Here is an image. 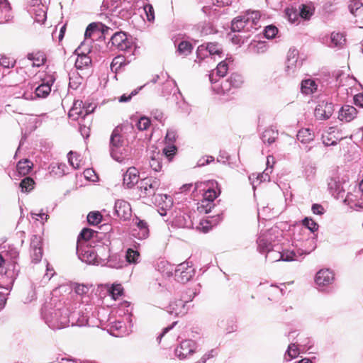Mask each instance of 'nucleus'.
I'll return each mask as SVG.
<instances>
[{
    "label": "nucleus",
    "instance_id": "obj_17",
    "mask_svg": "<svg viewBox=\"0 0 363 363\" xmlns=\"http://www.w3.org/2000/svg\"><path fill=\"white\" fill-rule=\"evenodd\" d=\"M115 213L121 219L127 220L131 215V207L124 200H117L115 203Z\"/></svg>",
    "mask_w": 363,
    "mask_h": 363
},
{
    "label": "nucleus",
    "instance_id": "obj_56",
    "mask_svg": "<svg viewBox=\"0 0 363 363\" xmlns=\"http://www.w3.org/2000/svg\"><path fill=\"white\" fill-rule=\"evenodd\" d=\"M303 224L311 233L315 232L318 228V225L311 218H306L303 220Z\"/></svg>",
    "mask_w": 363,
    "mask_h": 363
},
{
    "label": "nucleus",
    "instance_id": "obj_11",
    "mask_svg": "<svg viewBox=\"0 0 363 363\" xmlns=\"http://www.w3.org/2000/svg\"><path fill=\"white\" fill-rule=\"evenodd\" d=\"M334 111L333 104L327 101H320L315 106L314 116L317 120H328Z\"/></svg>",
    "mask_w": 363,
    "mask_h": 363
},
{
    "label": "nucleus",
    "instance_id": "obj_50",
    "mask_svg": "<svg viewBox=\"0 0 363 363\" xmlns=\"http://www.w3.org/2000/svg\"><path fill=\"white\" fill-rule=\"evenodd\" d=\"M233 88H238L242 84V77L238 74L233 73L228 78Z\"/></svg>",
    "mask_w": 363,
    "mask_h": 363
},
{
    "label": "nucleus",
    "instance_id": "obj_37",
    "mask_svg": "<svg viewBox=\"0 0 363 363\" xmlns=\"http://www.w3.org/2000/svg\"><path fill=\"white\" fill-rule=\"evenodd\" d=\"M345 40L342 34L339 33H332L328 46L330 48L340 46L344 43Z\"/></svg>",
    "mask_w": 363,
    "mask_h": 363
},
{
    "label": "nucleus",
    "instance_id": "obj_59",
    "mask_svg": "<svg viewBox=\"0 0 363 363\" xmlns=\"http://www.w3.org/2000/svg\"><path fill=\"white\" fill-rule=\"evenodd\" d=\"M123 288L121 284L113 285L109 291L110 295L113 299L116 300L122 294Z\"/></svg>",
    "mask_w": 363,
    "mask_h": 363
},
{
    "label": "nucleus",
    "instance_id": "obj_52",
    "mask_svg": "<svg viewBox=\"0 0 363 363\" xmlns=\"http://www.w3.org/2000/svg\"><path fill=\"white\" fill-rule=\"evenodd\" d=\"M102 218V216L99 212H90L87 216V221L91 225L99 224Z\"/></svg>",
    "mask_w": 363,
    "mask_h": 363
},
{
    "label": "nucleus",
    "instance_id": "obj_29",
    "mask_svg": "<svg viewBox=\"0 0 363 363\" xmlns=\"http://www.w3.org/2000/svg\"><path fill=\"white\" fill-rule=\"evenodd\" d=\"M208 185L209 187L205 191L203 199L210 201L211 203H213L214 200L219 194V193L216 192V191L214 189V187L218 186V184L215 182H208Z\"/></svg>",
    "mask_w": 363,
    "mask_h": 363
},
{
    "label": "nucleus",
    "instance_id": "obj_5",
    "mask_svg": "<svg viewBox=\"0 0 363 363\" xmlns=\"http://www.w3.org/2000/svg\"><path fill=\"white\" fill-rule=\"evenodd\" d=\"M302 61L298 58V50L290 48L286 57L285 71L288 75H294L301 67Z\"/></svg>",
    "mask_w": 363,
    "mask_h": 363
},
{
    "label": "nucleus",
    "instance_id": "obj_13",
    "mask_svg": "<svg viewBox=\"0 0 363 363\" xmlns=\"http://www.w3.org/2000/svg\"><path fill=\"white\" fill-rule=\"evenodd\" d=\"M34 2L33 8L30 10V13L35 23L40 25L43 24L47 18L46 7L40 4V0H31Z\"/></svg>",
    "mask_w": 363,
    "mask_h": 363
},
{
    "label": "nucleus",
    "instance_id": "obj_34",
    "mask_svg": "<svg viewBox=\"0 0 363 363\" xmlns=\"http://www.w3.org/2000/svg\"><path fill=\"white\" fill-rule=\"evenodd\" d=\"M125 148L124 145L111 147V155L115 160L121 162L125 157Z\"/></svg>",
    "mask_w": 363,
    "mask_h": 363
},
{
    "label": "nucleus",
    "instance_id": "obj_28",
    "mask_svg": "<svg viewBox=\"0 0 363 363\" xmlns=\"http://www.w3.org/2000/svg\"><path fill=\"white\" fill-rule=\"evenodd\" d=\"M264 254L265 255V259L270 262L281 261L283 257L281 255V248L277 245Z\"/></svg>",
    "mask_w": 363,
    "mask_h": 363
},
{
    "label": "nucleus",
    "instance_id": "obj_49",
    "mask_svg": "<svg viewBox=\"0 0 363 363\" xmlns=\"http://www.w3.org/2000/svg\"><path fill=\"white\" fill-rule=\"evenodd\" d=\"M329 189L334 193H340L342 189L341 184L336 178H330L328 183Z\"/></svg>",
    "mask_w": 363,
    "mask_h": 363
},
{
    "label": "nucleus",
    "instance_id": "obj_16",
    "mask_svg": "<svg viewBox=\"0 0 363 363\" xmlns=\"http://www.w3.org/2000/svg\"><path fill=\"white\" fill-rule=\"evenodd\" d=\"M111 43L113 46L120 50H126L131 46V42L128 40L123 32H117L113 34L111 38Z\"/></svg>",
    "mask_w": 363,
    "mask_h": 363
},
{
    "label": "nucleus",
    "instance_id": "obj_55",
    "mask_svg": "<svg viewBox=\"0 0 363 363\" xmlns=\"http://www.w3.org/2000/svg\"><path fill=\"white\" fill-rule=\"evenodd\" d=\"M30 257L33 262H39L43 257V248L30 249Z\"/></svg>",
    "mask_w": 363,
    "mask_h": 363
},
{
    "label": "nucleus",
    "instance_id": "obj_22",
    "mask_svg": "<svg viewBox=\"0 0 363 363\" xmlns=\"http://www.w3.org/2000/svg\"><path fill=\"white\" fill-rule=\"evenodd\" d=\"M0 23L9 22L13 16L11 12V6L7 0H0Z\"/></svg>",
    "mask_w": 363,
    "mask_h": 363
},
{
    "label": "nucleus",
    "instance_id": "obj_10",
    "mask_svg": "<svg viewBox=\"0 0 363 363\" xmlns=\"http://www.w3.org/2000/svg\"><path fill=\"white\" fill-rule=\"evenodd\" d=\"M196 344L191 340L182 341L175 349V355L179 359H184L192 355L196 350Z\"/></svg>",
    "mask_w": 363,
    "mask_h": 363
},
{
    "label": "nucleus",
    "instance_id": "obj_19",
    "mask_svg": "<svg viewBox=\"0 0 363 363\" xmlns=\"http://www.w3.org/2000/svg\"><path fill=\"white\" fill-rule=\"evenodd\" d=\"M227 60V58L225 59ZM228 70V65L226 60L221 61L216 67V68L212 71L209 74V79L212 84L216 83L218 79L216 77H223Z\"/></svg>",
    "mask_w": 363,
    "mask_h": 363
},
{
    "label": "nucleus",
    "instance_id": "obj_1",
    "mask_svg": "<svg viewBox=\"0 0 363 363\" xmlns=\"http://www.w3.org/2000/svg\"><path fill=\"white\" fill-rule=\"evenodd\" d=\"M46 324L52 330L64 328L69 325V313L67 308H47L43 311Z\"/></svg>",
    "mask_w": 363,
    "mask_h": 363
},
{
    "label": "nucleus",
    "instance_id": "obj_38",
    "mask_svg": "<svg viewBox=\"0 0 363 363\" xmlns=\"http://www.w3.org/2000/svg\"><path fill=\"white\" fill-rule=\"evenodd\" d=\"M35 84L28 83L24 86L21 97L26 100H33L35 97Z\"/></svg>",
    "mask_w": 363,
    "mask_h": 363
},
{
    "label": "nucleus",
    "instance_id": "obj_46",
    "mask_svg": "<svg viewBox=\"0 0 363 363\" xmlns=\"http://www.w3.org/2000/svg\"><path fill=\"white\" fill-rule=\"evenodd\" d=\"M250 48L252 51L257 53L264 52L266 51V44L262 41L253 40L250 45Z\"/></svg>",
    "mask_w": 363,
    "mask_h": 363
},
{
    "label": "nucleus",
    "instance_id": "obj_26",
    "mask_svg": "<svg viewBox=\"0 0 363 363\" xmlns=\"http://www.w3.org/2000/svg\"><path fill=\"white\" fill-rule=\"evenodd\" d=\"M278 130L273 128H267L262 133L261 139L264 144L271 145L275 142L278 138Z\"/></svg>",
    "mask_w": 363,
    "mask_h": 363
},
{
    "label": "nucleus",
    "instance_id": "obj_32",
    "mask_svg": "<svg viewBox=\"0 0 363 363\" xmlns=\"http://www.w3.org/2000/svg\"><path fill=\"white\" fill-rule=\"evenodd\" d=\"M33 167V163L28 160L19 161L16 165V172L21 176H25L29 173Z\"/></svg>",
    "mask_w": 363,
    "mask_h": 363
},
{
    "label": "nucleus",
    "instance_id": "obj_9",
    "mask_svg": "<svg viewBox=\"0 0 363 363\" xmlns=\"http://www.w3.org/2000/svg\"><path fill=\"white\" fill-rule=\"evenodd\" d=\"M89 46L85 47V44L82 43L75 50L77 54V58L75 61V67L77 69H82L85 67H89L91 63L90 57L87 53L90 52Z\"/></svg>",
    "mask_w": 363,
    "mask_h": 363
},
{
    "label": "nucleus",
    "instance_id": "obj_8",
    "mask_svg": "<svg viewBox=\"0 0 363 363\" xmlns=\"http://www.w3.org/2000/svg\"><path fill=\"white\" fill-rule=\"evenodd\" d=\"M133 235L138 240H145L149 237L150 230L147 222L135 216L133 218Z\"/></svg>",
    "mask_w": 363,
    "mask_h": 363
},
{
    "label": "nucleus",
    "instance_id": "obj_57",
    "mask_svg": "<svg viewBox=\"0 0 363 363\" xmlns=\"http://www.w3.org/2000/svg\"><path fill=\"white\" fill-rule=\"evenodd\" d=\"M123 64H125V59L123 56H117L113 58L111 64V69L112 71H117Z\"/></svg>",
    "mask_w": 363,
    "mask_h": 363
},
{
    "label": "nucleus",
    "instance_id": "obj_54",
    "mask_svg": "<svg viewBox=\"0 0 363 363\" xmlns=\"http://www.w3.org/2000/svg\"><path fill=\"white\" fill-rule=\"evenodd\" d=\"M277 33L278 28L273 25L266 26L264 30V36L267 39L274 38L277 35Z\"/></svg>",
    "mask_w": 363,
    "mask_h": 363
},
{
    "label": "nucleus",
    "instance_id": "obj_51",
    "mask_svg": "<svg viewBox=\"0 0 363 363\" xmlns=\"http://www.w3.org/2000/svg\"><path fill=\"white\" fill-rule=\"evenodd\" d=\"M123 141L121 140V135L117 130H114L111 136V147L123 145Z\"/></svg>",
    "mask_w": 363,
    "mask_h": 363
},
{
    "label": "nucleus",
    "instance_id": "obj_43",
    "mask_svg": "<svg viewBox=\"0 0 363 363\" xmlns=\"http://www.w3.org/2000/svg\"><path fill=\"white\" fill-rule=\"evenodd\" d=\"M214 207V203H211L208 201L203 199L197 206V210L201 213H208L211 212V209Z\"/></svg>",
    "mask_w": 363,
    "mask_h": 363
},
{
    "label": "nucleus",
    "instance_id": "obj_41",
    "mask_svg": "<svg viewBox=\"0 0 363 363\" xmlns=\"http://www.w3.org/2000/svg\"><path fill=\"white\" fill-rule=\"evenodd\" d=\"M193 46L191 43L182 40L178 45L177 51L180 55L186 56L192 51Z\"/></svg>",
    "mask_w": 363,
    "mask_h": 363
},
{
    "label": "nucleus",
    "instance_id": "obj_21",
    "mask_svg": "<svg viewBox=\"0 0 363 363\" xmlns=\"http://www.w3.org/2000/svg\"><path fill=\"white\" fill-rule=\"evenodd\" d=\"M272 167H266L264 171L258 174H252L249 177V179L251 181L253 189L262 183V182H269L270 180V174H272Z\"/></svg>",
    "mask_w": 363,
    "mask_h": 363
},
{
    "label": "nucleus",
    "instance_id": "obj_15",
    "mask_svg": "<svg viewBox=\"0 0 363 363\" xmlns=\"http://www.w3.org/2000/svg\"><path fill=\"white\" fill-rule=\"evenodd\" d=\"M334 281V274L329 269H320L315 275V282L318 287L330 285Z\"/></svg>",
    "mask_w": 363,
    "mask_h": 363
},
{
    "label": "nucleus",
    "instance_id": "obj_40",
    "mask_svg": "<svg viewBox=\"0 0 363 363\" xmlns=\"http://www.w3.org/2000/svg\"><path fill=\"white\" fill-rule=\"evenodd\" d=\"M98 235V232L90 229V228H84L79 235V242H81L80 240H84L85 241H89L91 240L96 238Z\"/></svg>",
    "mask_w": 363,
    "mask_h": 363
},
{
    "label": "nucleus",
    "instance_id": "obj_53",
    "mask_svg": "<svg viewBox=\"0 0 363 363\" xmlns=\"http://www.w3.org/2000/svg\"><path fill=\"white\" fill-rule=\"evenodd\" d=\"M143 9L145 13L147 21L149 22H153L155 21V11L153 6L150 4H144Z\"/></svg>",
    "mask_w": 363,
    "mask_h": 363
},
{
    "label": "nucleus",
    "instance_id": "obj_14",
    "mask_svg": "<svg viewBox=\"0 0 363 363\" xmlns=\"http://www.w3.org/2000/svg\"><path fill=\"white\" fill-rule=\"evenodd\" d=\"M77 254L79 258L84 262L92 264H99L97 255L94 249L86 247L82 249V247L77 245Z\"/></svg>",
    "mask_w": 363,
    "mask_h": 363
},
{
    "label": "nucleus",
    "instance_id": "obj_61",
    "mask_svg": "<svg viewBox=\"0 0 363 363\" xmlns=\"http://www.w3.org/2000/svg\"><path fill=\"white\" fill-rule=\"evenodd\" d=\"M362 6L363 4L360 2L359 0L352 1L348 5V8L350 13L354 15H356V13L358 11V10L361 9Z\"/></svg>",
    "mask_w": 363,
    "mask_h": 363
},
{
    "label": "nucleus",
    "instance_id": "obj_60",
    "mask_svg": "<svg viewBox=\"0 0 363 363\" xmlns=\"http://www.w3.org/2000/svg\"><path fill=\"white\" fill-rule=\"evenodd\" d=\"M150 125V120L149 118L143 116L141 117L137 124L138 128L140 130H147Z\"/></svg>",
    "mask_w": 363,
    "mask_h": 363
},
{
    "label": "nucleus",
    "instance_id": "obj_3",
    "mask_svg": "<svg viewBox=\"0 0 363 363\" xmlns=\"http://www.w3.org/2000/svg\"><path fill=\"white\" fill-rule=\"evenodd\" d=\"M297 250V253L300 255H308L313 252L317 247L316 239L314 236L295 238L294 243L293 244Z\"/></svg>",
    "mask_w": 363,
    "mask_h": 363
},
{
    "label": "nucleus",
    "instance_id": "obj_44",
    "mask_svg": "<svg viewBox=\"0 0 363 363\" xmlns=\"http://www.w3.org/2000/svg\"><path fill=\"white\" fill-rule=\"evenodd\" d=\"M125 258L128 262L135 264L138 262L140 253L137 250L129 248L126 251Z\"/></svg>",
    "mask_w": 363,
    "mask_h": 363
},
{
    "label": "nucleus",
    "instance_id": "obj_18",
    "mask_svg": "<svg viewBox=\"0 0 363 363\" xmlns=\"http://www.w3.org/2000/svg\"><path fill=\"white\" fill-rule=\"evenodd\" d=\"M139 172L138 169L133 167L127 169L123 174V185L127 188H132L138 182Z\"/></svg>",
    "mask_w": 363,
    "mask_h": 363
},
{
    "label": "nucleus",
    "instance_id": "obj_6",
    "mask_svg": "<svg viewBox=\"0 0 363 363\" xmlns=\"http://www.w3.org/2000/svg\"><path fill=\"white\" fill-rule=\"evenodd\" d=\"M195 274V270L189 262L179 264L174 270L176 279L181 283L189 281Z\"/></svg>",
    "mask_w": 363,
    "mask_h": 363
},
{
    "label": "nucleus",
    "instance_id": "obj_35",
    "mask_svg": "<svg viewBox=\"0 0 363 363\" xmlns=\"http://www.w3.org/2000/svg\"><path fill=\"white\" fill-rule=\"evenodd\" d=\"M244 16L245 17L250 28H252L254 26H257L261 17L259 12L257 11H248L244 15Z\"/></svg>",
    "mask_w": 363,
    "mask_h": 363
},
{
    "label": "nucleus",
    "instance_id": "obj_36",
    "mask_svg": "<svg viewBox=\"0 0 363 363\" xmlns=\"http://www.w3.org/2000/svg\"><path fill=\"white\" fill-rule=\"evenodd\" d=\"M300 354V350L297 345L295 343L290 344L288 349L284 354V359L286 361H291V359L297 357Z\"/></svg>",
    "mask_w": 363,
    "mask_h": 363
},
{
    "label": "nucleus",
    "instance_id": "obj_20",
    "mask_svg": "<svg viewBox=\"0 0 363 363\" xmlns=\"http://www.w3.org/2000/svg\"><path fill=\"white\" fill-rule=\"evenodd\" d=\"M357 111L354 106L345 105L339 112L338 118L342 121L350 122L357 116Z\"/></svg>",
    "mask_w": 363,
    "mask_h": 363
},
{
    "label": "nucleus",
    "instance_id": "obj_23",
    "mask_svg": "<svg viewBox=\"0 0 363 363\" xmlns=\"http://www.w3.org/2000/svg\"><path fill=\"white\" fill-rule=\"evenodd\" d=\"M82 101L77 100L74 102L72 108L69 111V117L74 121H77L79 118L84 119L85 116L82 106Z\"/></svg>",
    "mask_w": 363,
    "mask_h": 363
},
{
    "label": "nucleus",
    "instance_id": "obj_27",
    "mask_svg": "<svg viewBox=\"0 0 363 363\" xmlns=\"http://www.w3.org/2000/svg\"><path fill=\"white\" fill-rule=\"evenodd\" d=\"M315 134L309 128H302L297 133V139L303 144H308L314 140Z\"/></svg>",
    "mask_w": 363,
    "mask_h": 363
},
{
    "label": "nucleus",
    "instance_id": "obj_45",
    "mask_svg": "<svg viewBox=\"0 0 363 363\" xmlns=\"http://www.w3.org/2000/svg\"><path fill=\"white\" fill-rule=\"evenodd\" d=\"M34 181L30 177L24 178L20 183V187L23 192H29L33 189Z\"/></svg>",
    "mask_w": 363,
    "mask_h": 363
},
{
    "label": "nucleus",
    "instance_id": "obj_4",
    "mask_svg": "<svg viewBox=\"0 0 363 363\" xmlns=\"http://www.w3.org/2000/svg\"><path fill=\"white\" fill-rule=\"evenodd\" d=\"M193 295L190 296L189 298L186 300L177 299L171 301L167 307V311L169 314L174 315L175 316L184 315L187 313L188 308L186 303L192 301L193 298L197 294V292L193 291Z\"/></svg>",
    "mask_w": 363,
    "mask_h": 363
},
{
    "label": "nucleus",
    "instance_id": "obj_42",
    "mask_svg": "<svg viewBox=\"0 0 363 363\" xmlns=\"http://www.w3.org/2000/svg\"><path fill=\"white\" fill-rule=\"evenodd\" d=\"M150 166L155 172H160L162 169L161 155L159 152L154 153L151 156Z\"/></svg>",
    "mask_w": 363,
    "mask_h": 363
},
{
    "label": "nucleus",
    "instance_id": "obj_7",
    "mask_svg": "<svg viewBox=\"0 0 363 363\" xmlns=\"http://www.w3.org/2000/svg\"><path fill=\"white\" fill-rule=\"evenodd\" d=\"M160 185V182L155 177H147L142 179L139 184V189L141 195L151 196L155 194L157 189Z\"/></svg>",
    "mask_w": 363,
    "mask_h": 363
},
{
    "label": "nucleus",
    "instance_id": "obj_48",
    "mask_svg": "<svg viewBox=\"0 0 363 363\" xmlns=\"http://www.w3.org/2000/svg\"><path fill=\"white\" fill-rule=\"evenodd\" d=\"M297 250L296 252L294 250H289L281 251V255L283 257L281 261L290 262L296 260L297 259Z\"/></svg>",
    "mask_w": 363,
    "mask_h": 363
},
{
    "label": "nucleus",
    "instance_id": "obj_31",
    "mask_svg": "<svg viewBox=\"0 0 363 363\" xmlns=\"http://www.w3.org/2000/svg\"><path fill=\"white\" fill-rule=\"evenodd\" d=\"M28 59L32 62L33 67H40L43 65L46 60L45 54L41 52L28 54Z\"/></svg>",
    "mask_w": 363,
    "mask_h": 363
},
{
    "label": "nucleus",
    "instance_id": "obj_2",
    "mask_svg": "<svg viewBox=\"0 0 363 363\" xmlns=\"http://www.w3.org/2000/svg\"><path fill=\"white\" fill-rule=\"evenodd\" d=\"M277 228H270L268 230H262L258 234L257 238V249L260 253H265L269 251L272 247H276L275 242L277 236L276 233H278Z\"/></svg>",
    "mask_w": 363,
    "mask_h": 363
},
{
    "label": "nucleus",
    "instance_id": "obj_47",
    "mask_svg": "<svg viewBox=\"0 0 363 363\" xmlns=\"http://www.w3.org/2000/svg\"><path fill=\"white\" fill-rule=\"evenodd\" d=\"M68 161L69 163L73 168L78 169L80 167V160L79 159V156L72 151H70L68 155Z\"/></svg>",
    "mask_w": 363,
    "mask_h": 363
},
{
    "label": "nucleus",
    "instance_id": "obj_58",
    "mask_svg": "<svg viewBox=\"0 0 363 363\" xmlns=\"http://www.w3.org/2000/svg\"><path fill=\"white\" fill-rule=\"evenodd\" d=\"M286 15L291 23H295L299 18L298 13L293 8L286 9Z\"/></svg>",
    "mask_w": 363,
    "mask_h": 363
},
{
    "label": "nucleus",
    "instance_id": "obj_39",
    "mask_svg": "<svg viewBox=\"0 0 363 363\" xmlns=\"http://www.w3.org/2000/svg\"><path fill=\"white\" fill-rule=\"evenodd\" d=\"M232 88L231 84L228 79L223 80L220 85H215L213 89L217 94H225L229 92Z\"/></svg>",
    "mask_w": 363,
    "mask_h": 363
},
{
    "label": "nucleus",
    "instance_id": "obj_33",
    "mask_svg": "<svg viewBox=\"0 0 363 363\" xmlns=\"http://www.w3.org/2000/svg\"><path fill=\"white\" fill-rule=\"evenodd\" d=\"M206 49L213 57H216V56L219 58L222 57L221 55L223 54V48L220 44L217 43H208L206 46Z\"/></svg>",
    "mask_w": 363,
    "mask_h": 363
},
{
    "label": "nucleus",
    "instance_id": "obj_64",
    "mask_svg": "<svg viewBox=\"0 0 363 363\" xmlns=\"http://www.w3.org/2000/svg\"><path fill=\"white\" fill-rule=\"evenodd\" d=\"M84 176L88 181L95 182L98 180V176L92 169H86L84 172Z\"/></svg>",
    "mask_w": 363,
    "mask_h": 363
},
{
    "label": "nucleus",
    "instance_id": "obj_30",
    "mask_svg": "<svg viewBox=\"0 0 363 363\" xmlns=\"http://www.w3.org/2000/svg\"><path fill=\"white\" fill-rule=\"evenodd\" d=\"M162 201L164 204L161 206L160 214L162 216L167 214L166 210L172 207L173 201L170 196L167 194H160L156 198V201Z\"/></svg>",
    "mask_w": 363,
    "mask_h": 363
},
{
    "label": "nucleus",
    "instance_id": "obj_63",
    "mask_svg": "<svg viewBox=\"0 0 363 363\" xmlns=\"http://www.w3.org/2000/svg\"><path fill=\"white\" fill-rule=\"evenodd\" d=\"M42 238L39 235H34L30 239V249L42 248Z\"/></svg>",
    "mask_w": 363,
    "mask_h": 363
},
{
    "label": "nucleus",
    "instance_id": "obj_24",
    "mask_svg": "<svg viewBox=\"0 0 363 363\" xmlns=\"http://www.w3.org/2000/svg\"><path fill=\"white\" fill-rule=\"evenodd\" d=\"M231 29L233 32H240L242 30L248 31L250 27L244 16H238L232 21Z\"/></svg>",
    "mask_w": 363,
    "mask_h": 363
},
{
    "label": "nucleus",
    "instance_id": "obj_12",
    "mask_svg": "<svg viewBox=\"0 0 363 363\" xmlns=\"http://www.w3.org/2000/svg\"><path fill=\"white\" fill-rule=\"evenodd\" d=\"M55 80L52 74L48 76L45 79H43V82L35 86V97L36 98H46L51 91V86Z\"/></svg>",
    "mask_w": 363,
    "mask_h": 363
},
{
    "label": "nucleus",
    "instance_id": "obj_62",
    "mask_svg": "<svg viewBox=\"0 0 363 363\" xmlns=\"http://www.w3.org/2000/svg\"><path fill=\"white\" fill-rule=\"evenodd\" d=\"M176 150L177 148L174 145H169L163 149V154L170 162L175 155Z\"/></svg>",
    "mask_w": 363,
    "mask_h": 363
},
{
    "label": "nucleus",
    "instance_id": "obj_25",
    "mask_svg": "<svg viewBox=\"0 0 363 363\" xmlns=\"http://www.w3.org/2000/svg\"><path fill=\"white\" fill-rule=\"evenodd\" d=\"M318 84L313 79H303L301 84V92L304 94H311L317 91Z\"/></svg>",
    "mask_w": 363,
    "mask_h": 363
}]
</instances>
